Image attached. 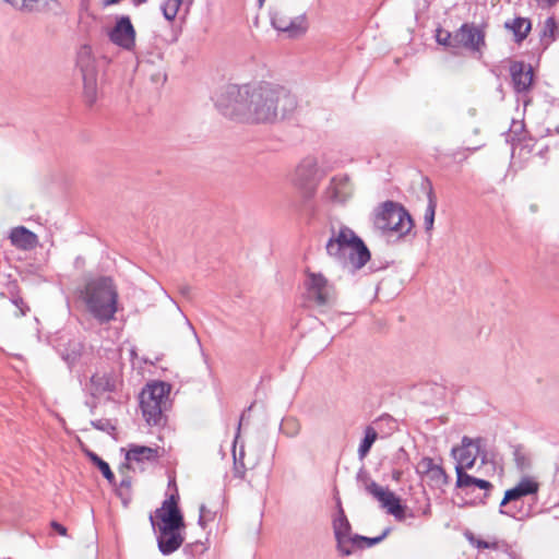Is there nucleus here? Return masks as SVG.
Listing matches in <instances>:
<instances>
[{"label": "nucleus", "instance_id": "nucleus-1", "mask_svg": "<svg viewBox=\"0 0 559 559\" xmlns=\"http://www.w3.org/2000/svg\"><path fill=\"white\" fill-rule=\"evenodd\" d=\"M215 106L229 119L259 123L285 118L296 108L297 100L285 87L261 82L224 86L216 95Z\"/></svg>", "mask_w": 559, "mask_h": 559}, {"label": "nucleus", "instance_id": "nucleus-2", "mask_svg": "<svg viewBox=\"0 0 559 559\" xmlns=\"http://www.w3.org/2000/svg\"><path fill=\"white\" fill-rule=\"evenodd\" d=\"M475 441L473 438L463 436L461 444L452 448V455L455 460V488L461 490L465 496L473 495L476 489L483 490L484 493L476 496L469 501H465V506H485L490 492L495 486L486 479L474 477L466 473V469L474 467L479 451H475Z\"/></svg>", "mask_w": 559, "mask_h": 559}, {"label": "nucleus", "instance_id": "nucleus-3", "mask_svg": "<svg viewBox=\"0 0 559 559\" xmlns=\"http://www.w3.org/2000/svg\"><path fill=\"white\" fill-rule=\"evenodd\" d=\"M179 497L170 495L162 507L150 515V522L157 534L158 550L169 556L178 550L185 542L181 530L185 527L183 515L178 507Z\"/></svg>", "mask_w": 559, "mask_h": 559}, {"label": "nucleus", "instance_id": "nucleus-4", "mask_svg": "<svg viewBox=\"0 0 559 559\" xmlns=\"http://www.w3.org/2000/svg\"><path fill=\"white\" fill-rule=\"evenodd\" d=\"M87 311L100 324L115 319L118 310V290L109 276L90 280L81 290Z\"/></svg>", "mask_w": 559, "mask_h": 559}, {"label": "nucleus", "instance_id": "nucleus-5", "mask_svg": "<svg viewBox=\"0 0 559 559\" xmlns=\"http://www.w3.org/2000/svg\"><path fill=\"white\" fill-rule=\"evenodd\" d=\"M373 224L383 235L402 237L413 226L408 212L399 203L386 201L374 213Z\"/></svg>", "mask_w": 559, "mask_h": 559}, {"label": "nucleus", "instance_id": "nucleus-6", "mask_svg": "<svg viewBox=\"0 0 559 559\" xmlns=\"http://www.w3.org/2000/svg\"><path fill=\"white\" fill-rule=\"evenodd\" d=\"M169 386L164 382H153L140 393L142 415L150 426H160L166 423L164 412L168 406Z\"/></svg>", "mask_w": 559, "mask_h": 559}, {"label": "nucleus", "instance_id": "nucleus-7", "mask_svg": "<svg viewBox=\"0 0 559 559\" xmlns=\"http://www.w3.org/2000/svg\"><path fill=\"white\" fill-rule=\"evenodd\" d=\"M356 480L367 493L379 501L381 508L385 509L389 514L393 515L397 521L406 519L407 507L401 503L400 498L394 492L372 480L364 467L358 471Z\"/></svg>", "mask_w": 559, "mask_h": 559}, {"label": "nucleus", "instance_id": "nucleus-8", "mask_svg": "<svg viewBox=\"0 0 559 559\" xmlns=\"http://www.w3.org/2000/svg\"><path fill=\"white\" fill-rule=\"evenodd\" d=\"M294 10L289 3H277L270 10L272 26L278 32L286 33L288 37L296 38L304 35L308 29L305 13L293 16Z\"/></svg>", "mask_w": 559, "mask_h": 559}, {"label": "nucleus", "instance_id": "nucleus-9", "mask_svg": "<svg viewBox=\"0 0 559 559\" xmlns=\"http://www.w3.org/2000/svg\"><path fill=\"white\" fill-rule=\"evenodd\" d=\"M305 299L310 305L328 309L334 306L336 295L333 285L321 273L308 271L305 280Z\"/></svg>", "mask_w": 559, "mask_h": 559}, {"label": "nucleus", "instance_id": "nucleus-10", "mask_svg": "<svg viewBox=\"0 0 559 559\" xmlns=\"http://www.w3.org/2000/svg\"><path fill=\"white\" fill-rule=\"evenodd\" d=\"M539 485L530 477H524L513 488L504 491L503 499L499 506V513L516 519L522 511V499L538 492Z\"/></svg>", "mask_w": 559, "mask_h": 559}, {"label": "nucleus", "instance_id": "nucleus-11", "mask_svg": "<svg viewBox=\"0 0 559 559\" xmlns=\"http://www.w3.org/2000/svg\"><path fill=\"white\" fill-rule=\"evenodd\" d=\"M330 238L352 250L349 257V272L360 270L370 260L369 249L362 239L350 228L342 227L337 233L333 231V235Z\"/></svg>", "mask_w": 559, "mask_h": 559}, {"label": "nucleus", "instance_id": "nucleus-12", "mask_svg": "<svg viewBox=\"0 0 559 559\" xmlns=\"http://www.w3.org/2000/svg\"><path fill=\"white\" fill-rule=\"evenodd\" d=\"M486 33L474 23H463L460 28L454 32V43L456 50L465 48L473 52L483 53L486 47Z\"/></svg>", "mask_w": 559, "mask_h": 559}, {"label": "nucleus", "instance_id": "nucleus-13", "mask_svg": "<svg viewBox=\"0 0 559 559\" xmlns=\"http://www.w3.org/2000/svg\"><path fill=\"white\" fill-rule=\"evenodd\" d=\"M450 477L433 457H421V487L426 484L437 496L444 492Z\"/></svg>", "mask_w": 559, "mask_h": 559}, {"label": "nucleus", "instance_id": "nucleus-14", "mask_svg": "<svg viewBox=\"0 0 559 559\" xmlns=\"http://www.w3.org/2000/svg\"><path fill=\"white\" fill-rule=\"evenodd\" d=\"M509 71L514 93L522 96L528 94L534 83L532 64L520 60H511Z\"/></svg>", "mask_w": 559, "mask_h": 559}, {"label": "nucleus", "instance_id": "nucleus-15", "mask_svg": "<svg viewBox=\"0 0 559 559\" xmlns=\"http://www.w3.org/2000/svg\"><path fill=\"white\" fill-rule=\"evenodd\" d=\"M318 181V163L314 157H306L297 166L294 182L305 191L306 195L314 192Z\"/></svg>", "mask_w": 559, "mask_h": 559}, {"label": "nucleus", "instance_id": "nucleus-16", "mask_svg": "<svg viewBox=\"0 0 559 559\" xmlns=\"http://www.w3.org/2000/svg\"><path fill=\"white\" fill-rule=\"evenodd\" d=\"M111 43L126 49L132 50L135 46V29L127 15L120 16L115 26L108 33Z\"/></svg>", "mask_w": 559, "mask_h": 559}, {"label": "nucleus", "instance_id": "nucleus-17", "mask_svg": "<svg viewBox=\"0 0 559 559\" xmlns=\"http://www.w3.org/2000/svg\"><path fill=\"white\" fill-rule=\"evenodd\" d=\"M332 526L338 552L342 556L352 555L353 547H350L349 545L355 534H352V525L345 512H341V516L333 518Z\"/></svg>", "mask_w": 559, "mask_h": 559}, {"label": "nucleus", "instance_id": "nucleus-18", "mask_svg": "<svg viewBox=\"0 0 559 559\" xmlns=\"http://www.w3.org/2000/svg\"><path fill=\"white\" fill-rule=\"evenodd\" d=\"M441 380V377H438L433 380L421 382L423 404L437 406L444 401L445 385Z\"/></svg>", "mask_w": 559, "mask_h": 559}, {"label": "nucleus", "instance_id": "nucleus-19", "mask_svg": "<svg viewBox=\"0 0 559 559\" xmlns=\"http://www.w3.org/2000/svg\"><path fill=\"white\" fill-rule=\"evenodd\" d=\"M61 4L58 0H20L16 10L26 13L45 12L58 15Z\"/></svg>", "mask_w": 559, "mask_h": 559}, {"label": "nucleus", "instance_id": "nucleus-20", "mask_svg": "<svg viewBox=\"0 0 559 559\" xmlns=\"http://www.w3.org/2000/svg\"><path fill=\"white\" fill-rule=\"evenodd\" d=\"M421 189L426 191L427 194V206L424 215V225L425 230L430 233L433 228L435 215L437 209V195L433 191L431 181L428 177H421Z\"/></svg>", "mask_w": 559, "mask_h": 559}, {"label": "nucleus", "instance_id": "nucleus-21", "mask_svg": "<svg viewBox=\"0 0 559 559\" xmlns=\"http://www.w3.org/2000/svg\"><path fill=\"white\" fill-rule=\"evenodd\" d=\"M329 197L335 202H345L352 193L347 176H336L328 188Z\"/></svg>", "mask_w": 559, "mask_h": 559}, {"label": "nucleus", "instance_id": "nucleus-22", "mask_svg": "<svg viewBox=\"0 0 559 559\" xmlns=\"http://www.w3.org/2000/svg\"><path fill=\"white\" fill-rule=\"evenodd\" d=\"M10 239L14 246L24 250L32 249L37 243V236L23 226L13 228L10 234Z\"/></svg>", "mask_w": 559, "mask_h": 559}, {"label": "nucleus", "instance_id": "nucleus-23", "mask_svg": "<svg viewBox=\"0 0 559 559\" xmlns=\"http://www.w3.org/2000/svg\"><path fill=\"white\" fill-rule=\"evenodd\" d=\"M76 66L80 69L82 76L97 74L92 48L88 45H83L80 48L76 58Z\"/></svg>", "mask_w": 559, "mask_h": 559}, {"label": "nucleus", "instance_id": "nucleus-24", "mask_svg": "<svg viewBox=\"0 0 559 559\" xmlns=\"http://www.w3.org/2000/svg\"><path fill=\"white\" fill-rule=\"evenodd\" d=\"M504 27L511 29L514 35V41L521 44L530 34L532 23L526 17H515L511 22H506Z\"/></svg>", "mask_w": 559, "mask_h": 559}, {"label": "nucleus", "instance_id": "nucleus-25", "mask_svg": "<svg viewBox=\"0 0 559 559\" xmlns=\"http://www.w3.org/2000/svg\"><path fill=\"white\" fill-rule=\"evenodd\" d=\"M128 461H155L158 459V448L132 445L126 454Z\"/></svg>", "mask_w": 559, "mask_h": 559}, {"label": "nucleus", "instance_id": "nucleus-26", "mask_svg": "<svg viewBox=\"0 0 559 559\" xmlns=\"http://www.w3.org/2000/svg\"><path fill=\"white\" fill-rule=\"evenodd\" d=\"M326 252L330 257L334 258L338 263L349 271V257L352 250L347 249L340 242L330 238L325 246Z\"/></svg>", "mask_w": 559, "mask_h": 559}, {"label": "nucleus", "instance_id": "nucleus-27", "mask_svg": "<svg viewBox=\"0 0 559 559\" xmlns=\"http://www.w3.org/2000/svg\"><path fill=\"white\" fill-rule=\"evenodd\" d=\"M389 533L390 528L388 527L383 531V533L380 536L377 537H366L362 535L355 534L349 546L353 547V551L355 549L369 548L381 543L388 536Z\"/></svg>", "mask_w": 559, "mask_h": 559}, {"label": "nucleus", "instance_id": "nucleus-28", "mask_svg": "<svg viewBox=\"0 0 559 559\" xmlns=\"http://www.w3.org/2000/svg\"><path fill=\"white\" fill-rule=\"evenodd\" d=\"M82 80L84 99L92 106L97 99V74L82 76Z\"/></svg>", "mask_w": 559, "mask_h": 559}, {"label": "nucleus", "instance_id": "nucleus-29", "mask_svg": "<svg viewBox=\"0 0 559 559\" xmlns=\"http://www.w3.org/2000/svg\"><path fill=\"white\" fill-rule=\"evenodd\" d=\"M91 383L93 386V394H102L104 392H112L115 389L111 380L106 376H97L94 374L91 378Z\"/></svg>", "mask_w": 559, "mask_h": 559}, {"label": "nucleus", "instance_id": "nucleus-30", "mask_svg": "<svg viewBox=\"0 0 559 559\" xmlns=\"http://www.w3.org/2000/svg\"><path fill=\"white\" fill-rule=\"evenodd\" d=\"M91 462L98 467L103 476L110 483H115V475L107 462H105L102 457H99L96 453L90 451L87 453Z\"/></svg>", "mask_w": 559, "mask_h": 559}, {"label": "nucleus", "instance_id": "nucleus-31", "mask_svg": "<svg viewBox=\"0 0 559 559\" xmlns=\"http://www.w3.org/2000/svg\"><path fill=\"white\" fill-rule=\"evenodd\" d=\"M377 432L372 427H367L365 431V437L361 440L358 448V455L360 459H364L370 451L372 444L377 439Z\"/></svg>", "mask_w": 559, "mask_h": 559}, {"label": "nucleus", "instance_id": "nucleus-32", "mask_svg": "<svg viewBox=\"0 0 559 559\" xmlns=\"http://www.w3.org/2000/svg\"><path fill=\"white\" fill-rule=\"evenodd\" d=\"M512 449H513V451H512L513 460L515 462L518 469H520V471L528 469L531 466V461H530V457L527 456L523 445L515 444V445H512Z\"/></svg>", "mask_w": 559, "mask_h": 559}, {"label": "nucleus", "instance_id": "nucleus-33", "mask_svg": "<svg viewBox=\"0 0 559 559\" xmlns=\"http://www.w3.org/2000/svg\"><path fill=\"white\" fill-rule=\"evenodd\" d=\"M181 3L182 0H164L160 9L165 19L168 21L175 20Z\"/></svg>", "mask_w": 559, "mask_h": 559}, {"label": "nucleus", "instance_id": "nucleus-34", "mask_svg": "<svg viewBox=\"0 0 559 559\" xmlns=\"http://www.w3.org/2000/svg\"><path fill=\"white\" fill-rule=\"evenodd\" d=\"M436 40L439 45L451 48L452 53H456L454 33H450L445 29L438 28L436 34Z\"/></svg>", "mask_w": 559, "mask_h": 559}, {"label": "nucleus", "instance_id": "nucleus-35", "mask_svg": "<svg viewBox=\"0 0 559 559\" xmlns=\"http://www.w3.org/2000/svg\"><path fill=\"white\" fill-rule=\"evenodd\" d=\"M130 491H131V477L130 476H123L119 489L118 495L122 499L123 503L127 504L130 500Z\"/></svg>", "mask_w": 559, "mask_h": 559}, {"label": "nucleus", "instance_id": "nucleus-36", "mask_svg": "<svg viewBox=\"0 0 559 559\" xmlns=\"http://www.w3.org/2000/svg\"><path fill=\"white\" fill-rule=\"evenodd\" d=\"M300 429L299 423L294 418H287L283 421L282 431L286 436L293 438L298 435Z\"/></svg>", "mask_w": 559, "mask_h": 559}, {"label": "nucleus", "instance_id": "nucleus-37", "mask_svg": "<svg viewBox=\"0 0 559 559\" xmlns=\"http://www.w3.org/2000/svg\"><path fill=\"white\" fill-rule=\"evenodd\" d=\"M245 452L241 449L239 455L234 452V473L236 477L245 478L246 466L243 464Z\"/></svg>", "mask_w": 559, "mask_h": 559}, {"label": "nucleus", "instance_id": "nucleus-38", "mask_svg": "<svg viewBox=\"0 0 559 559\" xmlns=\"http://www.w3.org/2000/svg\"><path fill=\"white\" fill-rule=\"evenodd\" d=\"M557 28V23L554 16H549L546 19L542 32V37H549L551 40L555 38V31Z\"/></svg>", "mask_w": 559, "mask_h": 559}, {"label": "nucleus", "instance_id": "nucleus-39", "mask_svg": "<svg viewBox=\"0 0 559 559\" xmlns=\"http://www.w3.org/2000/svg\"><path fill=\"white\" fill-rule=\"evenodd\" d=\"M475 451H479L478 457H480L481 464H487L489 462L488 453L485 449V439L484 438H475Z\"/></svg>", "mask_w": 559, "mask_h": 559}, {"label": "nucleus", "instance_id": "nucleus-40", "mask_svg": "<svg viewBox=\"0 0 559 559\" xmlns=\"http://www.w3.org/2000/svg\"><path fill=\"white\" fill-rule=\"evenodd\" d=\"M91 425L95 429L100 430V431H106V432H108L109 430H114L115 429V427L111 425V423L108 419L92 420Z\"/></svg>", "mask_w": 559, "mask_h": 559}, {"label": "nucleus", "instance_id": "nucleus-41", "mask_svg": "<svg viewBox=\"0 0 559 559\" xmlns=\"http://www.w3.org/2000/svg\"><path fill=\"white\" fill-rule=\"evenodd\" d=\"M12 304L19 309V317L25 316L29 311V307L24 302V300L20 296L13 297Z\"/></svg>", "mask_w": 559, "mask_h": 559}, {"label": "nucleus", "instance_id": "nucleus-42", "mask_svg": "<svg viewBox=\"0 0 559 559\" xmlns=\"http://www.w3.org/2000/svg\"><path fill=\"white\" fill-rule=\"evenodd\" d=\"M503 544H499V543H489L487 540H483V539H477L476 540V546L477 548H480V549H501L503 551V547H502Z\"/></svg>", "mask_w": 559, "mask_h": 559}, {"label": "nucleus", "instance_id": "nucleus-43", "mask_svg": "<svg viewBox=\"0 0 559 559\" xmlns=\"http://www.w3.org/2000/svg\"><path fill=\"white\" fill-rule=\"evenodd\" d=\"M484 146H485V143H480V144H477V145H474V146H466V147H463L461 150H457V152L454 153V156L463 154V158L465 159V158H467V155L464 154L465 152L475 153V152H477L478 150H480Z\"/></svg>", "mask_w": 559, "mask_h": 559}, {"label": "nucleus", "instance_id": "nucleus-44", "mask_svg": "<svg viewBox=\"0 0 559 559\" xmlns=\"http://www.w3.org/2000/svg\"><path fill=\"white\" fill-rule=\"evenodd\" d=\"M50 525H51V528L59 535H61V536L67 535V527L63 526L62 524H60L59 522L52 521Z\"/></svg>", "mask_w": 559, "mask_h": 559}, {"label": "nucleus", "instance_id": "nucleus-45", "mask_svg": "<svg viewBox=\"0 0 559 559\" xmlns=\"http://www.w3.org/2000/svg\"><path fill=\"white\" fill-rule=\"evenodd\" d=\"M206 507L204 504H202L200 507V515H199V525L202 526V527H205L206 525V521H207V518H206Z\"/></svg>", "mask_w": 559, "mask_h": 559}, {"label": "nucleus", "instance_id": "nucleus-46", "mask_svg": "<svg viewBox=\"0 0 559 559\" xmlns=\"http://www.w3.org/2000/svg\"><path fill=\"white\" fill-rule=\"evenodd\" d=\"M254 406V402L247 408L242 412L241 416H240V420H239V424H238V428H237V436L236 438L238 437V433L240 431V428H241V425H242V421L247 418V413H249Z\"/></svg>", "mask_w": 559, "mask_h": 559}, {"label": "nucleus", "instance_id": "nucleus-47", "mask_svg": "<svg viewBox=\"0 0 559 559\" xmlns=\"http://www.w3.org/2000/svg\"><path fill=\"white\" fill-rule=\"evenodd\" d=\"M539 4H543V5H547V7H552L555 5L557 2H559V0H536Z\"/></svg>", "mask_w": 559, "mask_h": 559}, {"label": "nucleus", "instance_id": "nucleus-48", "mask_svg": "<svg viewBox=\"0 0 559 559\" xmlns=\"http://www.w3.org/2000/svg\"><path fill=\"white\" fill-rule=\"evenodd\" d=\"M185 322H186L187 326L189 328V330L191 331V333L193 334V336L199 341L197 332H195L193 325L190 323V321L187 318H185Z\"/></svg>", "mask_w": 559, "mask_h": 559}, {"label": "nucleus", "instance_id": "nucleus-49", "mask_svg": "<svg viewBox=\"0 0 559 559\" xmlns=\"http://www.w3.org/2000/svg\"><path fill=\"white\" fill-rule=\"evenodd\" d=\"M336 508H337V512H336L335 516H341V512H345V511L342 507V502H341L340 498H337V500H336Z\"/></svg>", "mask_w": 559, "mask_h": 559}, {"label": "nucleus", "instance_id": "nucleus-50", "mask_svg": "<svg viewBox=\"0 0 559 559\" xmlns=\"http://www.w3.org/2000/svg\"><path fill=\"white\" fill-rule=\"evenodd\" d=\"M402 475H403V472H401V471L395 469L392 472V478L396 481H399L401 479Z\"/></svg>", "mask_w": 559, "mask_h": 559}, {"label": "nucleus", "instance_id": "nucleus-51", "mask_svg": "<svg viewBox=\"0 0 559 559\" xmlns=\"http://www.w3.org/2000/svg\"><path fill=\"white\" fill-rule=\"evenodd\" d=\"M4 1L10 3L13 8L16 9L20 0H4Z\"/></svg>", "mask_w": 559, "mask_h": 559}, {"label": "nucleus", "instance_id": "nucleus-52", "mask_svg": "<svg viewBox=\"0 0 559 559\" xmlns=\"http://www.w3.org/2000/svg\"><path fill=\"white\" fill-rule=\"evenodd\" d=\"M147 0H133L134 4L135 5H141V4H144L146 3Z\"/></svg>", "mask_w": 559, "mask_h": 559}, {"label": "nucleus", "instance_id": "nucleus-53", "mask_svg": "<svg viewBox=\"0 0 559 559\" xmlns=\"http://www.w3.org/2000/svg\"><path fill=\"white\" fill-rule=\"evenodd\" d=\"M188 292H189V288H188V287H185V288H182V289H181V293H182L183 295L188 294Z\"/></svg>", "mask_w": 559, "mask_h": 559}, {"label": "nucleus", "instance_id": "nucleus-54", "mask_svg": "<svg viewBox=\"0 0 559 559\" xmlns=\"http://www.w3.org/2000/svg\"><path fill=\"white\" fill-rule=\"evenodd\" d=\"M258 2H259V5L262 7L264 4L265 0H258Z\"/></svg>", "mask_w": 559, "mask_h": 559}, {"label": "nucleus", "instance_id": "nucleus-55", "mask_svg": "<svg viewBox=\"0 0 559 559\" xmlns=\"http://www.w3.org/2000/svg\"><path fill=\"white\" fill-rule=\"evenodd\" d=\"M479 132V129L478 128H475L474 129V133L477 134Z\"/></svg>", "mask_w": 559, "mask_h": 559}, {"label": "nucleus", "instance_id": "nucleus-56", "mask_svg": "<svg viewBox=\"0 0 559 559\" xmlns=\"http://www.w3.org/2000/svg\"><path fill=\"white\" fill-rule=\"evenodd\" d=\"M419 17V12L415 13V19L417 20Z\"/></svg>", "mask_w": 559, "mask_h": 559}, {"label": "nucleus", "instance_id": "nucleus-57", "mask_svg": "<svg viewBox=\"0 0 559 559\" xmlns=\"http://www.w3.org/2000/svg\"><path fill=\"white\" fill-rule=\"evenodd\" d=\"M498 91L502 92V84L499 85Z\"/></svg>", "mask_w": 559, "mask_h": 559}]
</instances>
